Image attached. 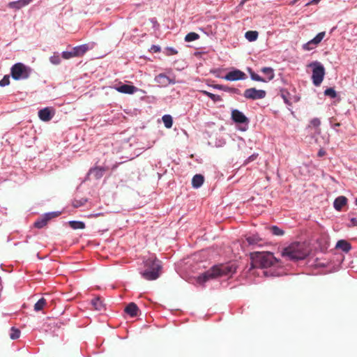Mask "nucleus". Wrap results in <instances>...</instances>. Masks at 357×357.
I'll list each match as a JSON object with an SVG mask.
<instances>
[{"mask_svg":"<svg viewBox=\"0 0 357 357\" xmlns=\"http://www.w3.org/2000/svg\"><path fill=\"white\" fill-rule=\"evenodd\" d=\"M257 155L253 154V155H252L251 156H250L248 158V160L249 161H252V160H254L257 158Z\"/></svg>","mask_w":357,"mask_h":357,"instance_id":"obj_46","label":"nucleus"},{"mask_svg":"<svg viewBox=\"0 0 357 357\" xmlns=\"http://www.w3.org/2000/svg\"><path fill=\"white\" fill-rule=\"evenodd\" d=\"M146 269L142 273V277L148 280H156L160 275L161 261L156 258L150 257L145 261Z\"/></svg>","mask_w":357,"mask_h":357,"instance_id":"obj_4","label":"nucleus"},{"mask_svg":"<svg viewBox=\"0 0 357 357\" xmlns=\"http://www.w3.org/2000/svg\"><path fill=\"white\" fill-rule=\"evenodd\" d=\"M336 126H340V123H336L335 124Z\"/></svg>","mask_w":357,"mask_h":357,"instance_id":"obj_48","label":"nucleus"},{"mask_svg":"<svg viewBox=\"0 0 357 357\" xmlns=\"http://www.w3.org/2000/svg\"><path fill=\"white\" fill-rule=\"evenodd\" d=\"M325 35V31L319 33L313 39L303 45V50L309 51L315 48L324 39Z\"/></svg>","mask_w":357,"mask_h":357,"instance_id":"obj_9","label":"nucleus"},{"mask_svg":"<svg viewBox=\"0 0 357 357\" xmlns=\"http://www.w3.org/2000/svg\"><path fill=\"white\" fill-rule=\"evenodd\" d=\"M243 96L248 100H258L264 98L266 96V92L264 90L250 88L244 91Z\"/></svg>","mask_w":357,"mask_h":357,"instance_id":"obj_7","label":"nucleus"},{"mask_svg":"<svg viewBox=\"0 0 357 357\" xmlns=\"http://www.w3.org/2000/svg\"><path fill=\"white\" fill-rule=\"evenodd\" d=\"M223 78L227 81L243 80L246 78V75L243 71L235 69L227 73Z\"/></svg>","mask_w":357,"mask_h":357,"instance_id":"obj_10","label":"nucleus"},{"mask_svg":"<svg viewBox=\"0 0 357 357\" xmlns=\"http://www.w3.org/2000/svg\"><path fill=\"white\" fill-rule=\"evenodd\" d=\"M10 84L9 75H5L1 80H0V86H5Z\"/></svg>","mask_w":357,"mask_h":357,"instance_id":"obj_40","label":"nucleus"},{"mask_svg":"<svg viewBox=\"0 0 357 357\" xmlns=\"http://www.w3.org/2000/svg\"><path fill=\"white\" fill-rule=\"evenodd\" d=\"M214 89L224 91L229 93H236L238 95L241 94V91L238 89L234 87H229L228 86L221 85V84H215L213 86Z\"/></svg>","mask_w":357,"mask_h":357,"instance_id":"obj_20","label":"nucleus"},{"mask_svg":"<svg viewBox=\"0 0 357 357\" xmlns=\"http://www.w3.org/2000/svg\"><path fill=\"white\" fill-rule=\"evenodd\" d=\"M69 225L73 229H83L85 228V224L81 221H70Z\"/></svg>","mask_w":357,"mask_h":357,"instance_id":"obj_25","label":"nucleus"},{"mask_svg":"<svg viewBox=\"0 0 357 357\" xmlns=\"http://www.w3.org/2000/svg\"><path fill=\"white\" fill-rule=\"evenodd\" d=\"M89 50V46L88 44L81 45L73 48V51L76 57L82 56Z\"/></svg>","mask_w":357,"mask_h":357,"instance_id":"obj_16","label":"nucleus"},{"mask_svg":"<svg viewBox=\"0 0 357 357\" xmlns=\"http://www.w3.org/2000/svg\"><path fill=\"white\" fill-rule=\"evenodd\" d=\"M261 71L267 76V79L268 81L272 80L274 78V70L272 68L270 67H264L261 68Z\"/></svg>","mask_w":357,"mask_h":357,"instance_id":"obj_23","label":"nucleus"},{"mask_svg":"<svg viewBox=\"0 0 357 357\" xmlns=\"http://www.w3.org/2000/svg\"><path fill=\"white\" fill-rule=\"evenodd\" d=\"M60 213L52 212L47 213L41 216L34 222V227L38 229H41L47 225L48 222L54 218L59 216Z\"/></svg>","mask_w":357,"mask_h":357,"instance_id":"obj_8","label":"nucleus"},{"mask_svg":"<svg viewBox=\"0 0 357 357\" xmlns=\"http://www.w3.org/2000/svg\"><path fill=\"white\" fill-rule=\"evenodd\" d=\"M250 77H251L252 79H253L255 81L261 82H266V80L264 78L261 77L257 73H255L251 70L250 71Z\"/></svg>","mask_w":357,"mask_h":357,"instance_id":"obj_35","label":"nucleus"},{"mask_svg":"<svg viewBox=\"0 0 357 357\" xmlns=\"http://www.w3.org/2000/svg\"><path fill=\"white\" fill-rule=\"evenodd\" d=\"M281 97L284 100V102L289 105L291 104L290 99H289V93L287 91L282 89L280 91Z\"/></svg>","mask_w":357,"mask_h":357,"instance_id":"obj_31","label":"nucleus"},{"mask_svg":"<svg viewBox=\"0 0 357 357\" xmlns=\"http://www.w3.org/2000/svg\"><path fill=\"white\" fill-rule=\"evenodd\" d=\"M62 57L64 59H70L73 57H76L75 55L74 54V52L73 51H65V52H62Z\"/></svg>","mask_w":357,"mask_h":357,"instance_id":"obj_38","label":"nucleus"},{"mask_svg":"<svg viewBox=\"0 0 357 357\" xmlns=\"http://www.w3.org/2000/svg\"><path fill=\"white\" fill-rule=\"evenodd\" d=\"M38 116L43 121H49L52 119L53 114L49 107H45L38 112Z\"/></svg>","mask_w":357,"mask_h":357,"instance_id":"obj_14","label":"nucleus"},{"mask_svg":"<svg viewBox=\"0 0 357 357\" xmlns=\"http://www.w3.org/2000/svg\"><path fill=\"white\" fill-rule=\"evenodd\" d=\"M321 124V121L318 118L312 119L310 122V127L318 128Z\"/></svg>","mask_w":357,"mask_h":357,"instance_id":"obj_37","label":"nucleus"},{"mask_svg":"<svg viewBox=\"0 0 357 357\" xmlns=\"http://www.w3.org/2000/svg\"><path fill=\"white\" fill-rule=\"evenodd\" d=\"M324 95L335 98L337 96V93L333 88H328L324 91Z\"/></svg>","mask_w":357,"mask_h":357,"instance_id":"obj_34","label":"nucleus"},{"mask_svg":"<svg viewBox=\"0 0 357 357\" xmlns=\"http://www.w3.org/2000/svg\"><path fill=\"white\" fill-rule=\"evenodd\" d=\"M47 305V301L44 298H41L38 301V302L34 305V310L40 311L42 310L45 306Z\"/></svg>","mask_w":357,"mask_h":357,"instance_id":"obj_27","label":"nucleus"},{"mask_svg":"<svg viewBox=\"0 0 357 357\" xmlns=\"http://www.w3.org/2000/svg\"><path fill=\"white\" fill-rule=\"evenodd\" d=\"M321 0H312L311 1H310L309 3H307L306 4V6H310V5H312V4H317Z\"/></svg>","mask_w":357,"mask_h":357,"instance_id":"obj_45","label":"nucleus"},{"mask_svg":"<svg viewBox=\"0 0 357 357\" xmlns=\"http://www.w3.org/2000/svg\"><path fill=\"white\" fill-rule=\"evenodd\" d=\"M171 51H172V54H177V51H176V50H174L173 49H171Z\"/></svg>","mask_w":357,"mask_h":357,"instance_id":"obj_47","label":"nucleus"},{"mask_svg":"<svg viewBox=\"0 0 357 357\" xmlns=\"http://www.w3.org/2000/svg\"><path fill=\"white\" fill-rule=\"evenodd\" d=\"M139 310L135 303H129L125 308V312L130 317H136L138 314Z\"/></svg>","mask_w":357,"mask_h":357,"instance_id":"obj_17","label":"nucleus"},{"mask_svg":"<svg viewBox=\"0 0 357 357\" xmlns=\"http://www.w3.org/2000/svg\"><path fill=\"white\" fill-rule=\"evenodd\" d=\"M50 61L52 64L59 65L61 63L60 56L58 54H54L50 56Z\"/></svg>","mask_w":357,"mask_h":357,"instance_id":"obj_36","label":"nucleus"},{"mask_svg":"<svg viewBox=\"0 0 357 357\" xmlns=\"http://www.w3.org/2000/svg\"><path fill=\"white\" fill-rule=\"evenodd\" d=\"M246 241L249 245L257 244L259 241V238L256 236H248L246 238Z\"/></svg>","mask_w":357,"mask_h":357,"instance_id":"obj_39","label":"nucleus"},{"mask_svg":"<svg viewBox=\"0 0 357 357\" xmlns=\"http://www.w3.org/2000/svg\"><path fill=\"white\" fill-rule=\"evenodd\" d=\"M199 38V35L195 32L188 33L185 37L186 42H192Z\"/></svg>","mask_w":357,"mask_h":357,"instance_id":"obj_30","label":"nucleus"},{"mask_svg":"<svg viewBox=\"0 0 357 357\" xmlns=\"http://www.w3.org/2000/svg\"><path fill=\"white\" fill-rule=\"evenodd\" d=\"M116 89L119 92L126 94H132L137 91V87L128 84H122L120 86H119Z\"/></svg>","mask_w":357,"mask_h":357,"instance_id":"obj_15","label":"nucleus"},{"mask_svg":"<svg viewBox=\"0 0 357 357\" xmlns=\"http://www.w3.org/2000/svg\"><path fill=\"white\" fill-rule=\"evenodd\" d=\"M247 40L250 42L255 41L257 39L258 32L256 31H248L245 35Z\"/></svg>","mask_w":357,"mask_h":357,"instance_id":"obj_26","label":"nucleus"},{"mask_svg":"<svg viewBox=\"0 0 357 357\" xmlns=\"http://www.w3.org/2000/svg\"><path fill=\"white\" fill-rule=\"evenodd\" d=\"M270 230L272 232V234L275 236H282L284 234V231L277 226H272L270 228Z\"/></svg>","mask_w":357,"mask_h":357,"instance_id":"obj_33","label":"nucleus"},{"mask_svg":"<svg viewBox=\"0 0 357 357\" xmlns=\"http://www.w3.org/2000/svg\"><path fill=\"white\" fill-rule=\"evenodd\" d=\"M106 171V168L105 167H94L91 169H90L89 173H88V175H93V176L94 177V178L96 179H100L101 178L103 175H104V173Z\"/></svg>","mask_w":357,"mask_h":357,"instance_id":"obj_13","label":"nucleus"},{"mask_svg":"<svg viewBox=\"0 0 357 357\" xmlns=\"http://www.w3.org/2000/svg\"><path fill=\"white\" fill-rule=\"evenodd\" d=\"M33 0H19L16 1H12L10 2L8 4V6L10 8H15V9H20L21 8L28 5Z\"/></svg>","mask_w":357,"mask_h":357,"instance_id":"obj_18","label":"nucleus"},{"mask_svg":"<svg viewBox=\"0 0 357 357\" xmlns=\"http://www.w3.org/2000/svg\"><path fill=\"white\" fill-rule=\"evenodd\" d=\"M308 254L309 250L305 245L301 243H294L282 252V255L289 260L303 259Z\"/></svg>","mask_w":357,"mask_h":357,"instance_id":"obj_2","label":"nucleus"},{"mask_svg":"<svg viewBox=\"0 0 357 357\" xmlns=\"http://www.w3.org/2000/svg\"><path fill=\"white\" fill-rule=\"evenodd\" d=\"M85 202H86V200H84V201L75 200L73 202V205L74 207L78 208V207L82 206Z\"/></svg>","mask_w":357,"mask_h":357,"instance_id":"obj_41","label":"nucleus"},{"mask_svg":"<svg viewBox=\"0 0 357 357\" xmlns=\"http://www.w3.org/2000/svg\"><path fill=\"white\" fill-rule=\"evenodd\" d=\"M347 199L344 196H340L337 197L333 203L334 208L340 211L342 210V207L347 204Z\"/></svg>","mask_w":357,"mask_h":357,"instance_id":"obj_19","label":"nucleus"},{"mask_svg":"<svg viewBox=\"0 0 357 357\" xmlns=\"http://www.w3.org/2000/svg\"><path fill=\"white\" fill-rule=\"evenodd\" d=\"M326 155V151H325L324 149H321L318 151L317 155H318L319 157H322V156H324V155Z\"/></svg>","mask_w":357,"mask_h":357,"instance_id":"obj_43","label":"nucleus"},{"mask_svg":"<svg viewBox=\"0 0 357 357\" xmlns=\"http://www.w3.org/2000/svg\"><path fill=\"white\" fill-rule=\"evenodd\" d=\"M312 68V79L314 85L318 86L323 82L325 75V69L324 66L318 61H314L308 65Z\"/></svg>","mask_w":357,"mask_h":357,"instance_id":"obj_6","label":"nucleus"},{"mask_svg":"<svg viewBox=\"0 0 357 357\" xmlns=\"http://www.w3.org/2000/svg\"><path fill=\"white\" fill-rule=\"evenodd\" d=\"M252 266L255 268H268L275 264L276 259L269 252H255L251 254Z\"/></svg>","mask_w":357,"mask_h":357,"instance_id":"obj_3","label":"nucleus"},{"mask_svg":"<svg viewBox=\"0 0 357 357\" xmlns=\"http://www.w3.org/2000/svg\"><path fill=\"white\" fill-rule=\"evenodd\" d=\"M336 248H340L344 252H348L351 250L350 244L344 240H340L337 241Z\"/></svg>","mask_w":357,"mask_h":357,"instance_id":"obj_22","label":"nucleus"},{"mask_svg":"<svg viewBox=\"0 0 357 357\" xmlns=\"http://www.w3.org/2000/svg\"><path fill=\"white\" fill-rule=\"evenodd\" d=\"M151 50H153L154 52H158L160 50V48L158 46L153 45Z\"/></svg>","mask_w":357,"mask_h":357,"instance_id":"obj_44","label":"nucleus"},{"mask_svg":"<svg viewBox=\"0 0 357 357\" xmlns=\"http://www.w3.org/2000/svg\"><path fill=\"white\" fill-rule=\"evenodd\" d=\"M235 271L236 267H234L233 265H216L198 276L197 280L199 284H204L209 280H212L223 275H228L229 274H232Z\"/></svg>","mask_w":357,"mask_h":357,"instance_id":"obj_1","label":"nucleus"},{"mask_svg":"<svg viewBox=\"0 0 357 357\" xmlns=\"http://www.w3.org/2000/svg\"><path fill=\"white\" fill-rule=\"evenodd\" d=\"M156 83L162 86H167L170 84H174L175 82L169 78L166 75L160 73L155 77Z\"/></svg>","mask_w":357,"mask_h":357,"instance_id":"obj_12","label":"nucleus"},{"mask_svg":"<svg viewBox=\"0 0 357 357\" xmlns=\"http://www.w3.org/2000/svg\"><path fill=\"white\" fill-rule=\"evenodd\" d=\"M162 121L165 124V126L167 128H170L172 126L173 121L172 118L170 115H165L162 116Z\"/></svg>","mask_w":357,"mask_h":357,"instance_id":"obj_29","label":"nucleus"},{"mask_svg":"<svg viewBox=\"0 0 357 357\" xmlns=\"http://www.w3.org/2000/svg\"><path fill=\"white\" fill-rule=\"evenodd\" d=\"M91 303L96 310L100 311L104 308L103 303L99 298L92 299Z\"/></svg>","mask_w":357,"mask_h":357,"instance_id":"obj_24","label":"nucleus"},{"mask_svg":"<svg viewBox=\"0 0 357 357\" xmlns=\"http://www.w3.org/2000/svg\"><path fill=\"white\" fill-rule=\"evenodd\" d=\"M356 204L357 205V198L356 199Z\"/></svg>","mask_w":357,"mask_h":357,"instance_id":"obj_49","label":"nucleus"},{"mask_svg":"<svg viewBox=\"0 0 357 357\" xmlns=\"http://www.w3.org/2000/svg\"><path fill=\"white\" fill-rule=\"evenodd\" d=\"M204 178L202 174H196L192 179V185L195 188H199L204 183Z\"/></svg>","mask_w":357,"mask_h":357,"instance_id":"obj_21","label":"nucleus"},{"mask_svg":"<svg viewBox=\"0 0 357 357\" xmlns=\"http://www.w3.org/2000/svg\"><path fill=\"white\" fill-rule=\"evenodd\" d=\"M350 221H351V225L349 226H357V218H351Z\"/></svg>","mask_w":357,"mask_h":357,"instance_id":"obj_42","label":"nucleus"},{"mask_svg":"<svg viewBox=\"0 0 357 357\" xmlns=\"http://www.w3.org/2000/svg\"><path fill=\"white\" fill-rule=\"evenodd\" d=\"M20 336V331L17 328L12 327L11 330H10V337L12 340H16V339L19 338Z\"/></svg>","mask_w":357,"mask_h":357,"instance_id":"obj_32","label":"nucleus"},{"mask_svg":"<svg viewBox=\"0 0 357 357\" xmlns=\"http://www.w3.org/2000/svg\"><path fill=\"white\" fill-rule=\"evenodd\" d=\"M202 93L207 96L210 98L213 102H218L222 100V98L219 95L213 94L206 91H201Z\"/></svg>","mask_w":357,"mask_h":357,"instance_id":"obj_28","label":"nucleus"},{"mask_svg":"<svg viewBox=\"0 0 357 357\" xmlns=\"http://www.w3.org/2000/svg\"><path fill=\"white\" fill-rule=\"evenodd\" d=\"M231 119L238 123H248L249 122L248 119L244 114L238 109H233L231 111Z\"/></svg>","mask_w":357,"mask_h":357,"instance_id":"obj_11","label":"nucleus"},{"mask_svg":"<svg viewBox=\"0 0 357 357\" xmlns=\"http://www.w3.org/2000/svg\"><path fill=\"white\" fill-rule=\"evenodd\" d=\"M31 70L29 67L22 63H17L12 66L10 73L12 77L15 80L24 79L29 77Z\"/></svg>","mask_w":357,"mask_h":357,"instance_id":"obj_5","label":"nucleus"}]
</instances>
